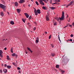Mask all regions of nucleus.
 <instances>
[{
  "label": "nucleus",
  "mask_w": 74,
  "mask_h": 74,
  "mask_svg": "<svg viewBox=\"0 0 74 74\" xmlns=\"http://www.w3.org/2000/svg\"><path fill=\"white\" fill-rule=\"evenodd\" d=\"M0 7L2 9L4 12H6V6L2 4H0Z\"/></svg>",
  "instance_id": "obj_1"
},
{
  "label": "nucleus",
  "mask_w": 74,
  "mask_h": 74,
  "mask_svg": "<svg viewBox=\"0 0 74 74\" xmlns=\"http://www.w3.org/2000/svg\"><path fill=\"white\" fill-rule=\"evenodd\" d=\"M34 12L36 15H38V13L40 14V10L39 9H38L36 10V9H34Z\"/></svg>",
  "instance_id": "obj_2"
},
{
  "label": "nucleus",
  "mask_w": 74,
  "mask_h": 74,
  "mask_svg": "<svg viewBox=\"0 0 74 74\" xmlns=\"http://www.w3.org/2000/svg\"><path fill=\"white\" fill-rule=\"evenodd\" d=\"M64 11H62V17L61 18L59 17V19L60 20V21H64Z\"/></svg>",
  "instance_id": "obj_3"
},
{
  "label": "nucleus",
  "mask_w": 74,
  "mask_h": 74,
  "mask_svg": "<svg viewBox=\"0 0 74 74\" xmlns=\"http://www.w3.org/2000/svg\"><path fill=\"white\" fill-rule=\"evenodd\" d=\"M39 2L42 5H44V3L42 1V0H40L39 1Z\"/></svg>",
  "instance_id": "obj_4"
},
{
  "label": "nucleus",
  "mask_w": 74,
  "mask_h": 74,
  "mask_svg": "<svg viewBox=\"0 0 74 74\" xmlns=\"http://www.w3.org/2000/svg\"><path fill=\"white\" fill-rule=\"evenodd\" d=\"M25 1L24 0H20L19 3H20V4H22V3H25Z\"/></svg>",
  "instance_id": "obj_5"
},
{
  "label": "nucleus",
  "mask_w": 74,
  "mask_h": 74,
  "mask_svg": "<svg viewBox=\"0 0 74 74\" xmlns=\"http://www.w3.org/2000/svg\"><path fill=\"white\" fill-rule=\"evenodd\" d=\"M12 56H13V57L16 56L15 57L16 58H17V57L18 56V55H16V54L15 53H13L12 54Z\"/></svg>",
  "instance_id": "obj_6"
},
{
  "label": "nucleus",
  "mask_w": 74,
  "mask_h": 74,
  "mask_svg": "<svg viewBox=\"0 0 74 74\" xmlns=\"http://www.w3.org/2000/svg\"><path fill=\"white\" fill-rule=\"evenodd\" d=\"M46 19L47 21H49V16L48 14L46 15Z\"/></svg>",
  "instance_id": "obj_7"
},
{
  "label": "nucleus",
  "mask_w": 74,
  "mask_h": 74,
  "mask_svg": "<svg viewBox=\"0 0 74 74\" xmlns=\"http://www.w3.org/2000/svg\"><path fill=\"white\" fill-rule=\"evenodd\" d=\"M3 53V51L2 50H0V56L2 58H3V55L2 54Z\"/></svg>",
  "instance_id": "obj_8"
},
{
  "label": "nucleus",
  "mask_w": 74,
  "mask_h": 74,
  "mask_svg": "<svg viewBox=\"0 0 74 74\" xmlns=\"http://www.w3.org/2000/svg\"><path fill=\"white\" fill-rule=\"evenodd\" d=\"M14 5L15 7H18V3L17 2H15L14 3Z\"/></svg>",
  "instance_id": "obj_9"
},
{
  "label": "nucleus",
  "mask_w": 74,
  "mask_h": 74,
  "mask_svg": "<svg viewBox=\"0 0 74 74\" xmlns=\"http://www.w3.org/2000/svg\"><path fill=\"white\" fill-rule=\"evenodd\" d=\"M24 14H25V16H26V17L27 18H29V14H28L26 13H24Z\"/></svg>",
  "instance_id": "obj_10"
},
{
  "label": "nucleus",
  "mask_w": 74,
  "mask_h": 74,
  "mask_svg": "<svg viewBox=\"0 0 74 74\" xmlns=\"http://www.w3.org/2000/svg\"><path fill=\"white\" fill-rule=\"evenodd\" d=\"M3 71L4 72V73H6L7 70L6 69H4L3 70Z\"/></svg>",
  "instance_id": "obj_11"
},
{
  "label": "nucleus",
  "mask_w": 74,
  "mask_h": 74,
  "mask_svg": "<svg viewBox=\"0 0 74 74\" xmlns=\"http://www.w3.org/2000/svg\"><path fill=\"white\" fill-rule=\"evenodd\" d=\"M27 50H28V51H30L31 53H32L33 52V51L32 50H31V49H30V48L29 47H27Z\"/></svg>",
  "instance_id": "obj_12"
},
{
  "label": "nucleus",
  "mask_w": 74,
  "mask_h": 74,
  "mask_svg": "<svg viewBox=\"0 0 74 74\" xmlns=\"http://www.w3.org/2000/svg\"><path fill=\"white\" fill-rule=\"evenodd\" d=\"M16 10L17 12H18V13H19V12H21V9H16Z\"/></svg>",
  "instance_id": "obj_13"
},
{
  "label": "nucleus",
  "mask_w": 74,
  "mask_h": 74,
  "mask_svg": "<svg viewBox=\"0 0 74 74\" xmlns=\"http://www.w3.org/2000/svg\"><path fill=\"white\" fill-rule=\"evenodd\" d=\"M50 8L51 10H54V9H56V8H54V7H50Z\"/></svg>",
  "instance_id": "obj_14"
},
{
  "label": "nucleus",
  "mask_w": 74,
  "mask_h": 74,
  "mask_svg": "<svg viewBox=\"0 0 74 74\" xmlns=\"http://www.w3.org/2000/svg\"><path fill=\"white\" fill-rule=\"evenodd\" d=\"M60 71L61 72H62V74H64V71H63V70H60Z\"/></svg>",
  "instance_id": "obj_15"
},
{
  "label": "nucleus",
  "mask_w": 74,
  "mask_h": 74,
  "mask_svg": "<svg viewBox=\"0 0 74 74\" xmlns=\"http://www.w3.org/2000/svg\"><path fill=\"white\" fill-rule=\"evenodd\" d=\"M10 23L11 25H14V22L13 21H11Z\"/></svg>",
  "instance_id": "obj_16"
},
{
  "label": "nucleus",
  "mask_w": 74,
  "mask_h": 74,
  "mask_svg": "<svg viewBox=\"0 0 74 74\" xmlns=\"http://www.w3.org/2000/svg\"><path fill=\"white\" fill-rule=\"evenodd\" d=\"M0 14L1 16H3L4 15V13L3 12H0Z\"/></svg>",
  "instance_id": "obj_17"
},
{
  "label": "nucleus",
  "mask_w": 74,
  "mask_h": 74,
  "mask_svg": "<svg viewBox=\"0 0 74 74\" xmlns=\"http://www.w3.org/2000/svg\"><path fill=\"white\" fill-rule=\"evenodd\" d=\"M51 55L52 56H54L55 55V53H51Z\"/></svg>",
  "instance_id": "obj_18"
},
{
  "label": "nucleus",
  "mask_w": 74,
  "mask_h": 74,
  "mask_svg": "<svg viewBox=\"0 0 74 74\" xmlns=\"http://www.w3.org/2000/svg\"><path fill=\"white\" fill-rule=\"evenodd\" d=\"M74 3V1H71V2H70L69 4L70 5H71V4H72L73 3Z\"/></svg>",
  "instance_id": "obj_19"
},
{
  "label": "nucleus",
  "mask_w": 74,
  "mask_h": 74,
  "mask_svg": "<svg viewBox=\"0 0 74 74\" xmlns=\"http://www.w3.org/2000/svg\"><path fill=\"white\" fill-rule=\"evenodd\" d=\"M10 51L11 52H12V53H13V48L11 47V49L10 50Z\"/></svg>",
  "instance_id": "obj_20"
},
{
  "label": "nucleus",
  "mask_w": 74,
  "mask_h": 74,
  "mask_svg": "<svg viewBox=\"0 0 74 74\" xmlns=\"http://www.w3.org/2000/svg\"><path fill=\"white\" fill-rule=\"evenodd\" d=\"M53 25L54 26H55L56 25H57V23H56V22H55L54 23V22H53Z\"/></svg>",
  "instance_id": "obj_21"
},
{
  "label": "nucleus",
  "mask_w": 74,
  "mask_h": 74,
  "mask_svg": "<svg viewBox=\"0 0 74 74\" xmlns=\"http://www.w3.org/2000/svg\"><path fill=\"white\" fill-rule=\"evenodd\" d=\"M7 67L8 69H11V66H7Z\"/></svg>",
  "instance_id": "obj_22"
},
{
  "label": "nucleus",
  "mask_w": 74,
  "mask_h": 74,
  "mask_svg": "<svg viewBox=\"0 0 74 74\" xmlns=\"http://www.w3.org/2000/svg\"><path fill=\"white\" fill-rule=\"evenodd\" d=\"M42 8L43 10H46V9H47V8H46V7H45L44 6H42Z\"/></svg>",
  "instance_id": "obj_23"
},
{
  "label": "nucleus",
  "mask_w": 74,
  "mask_h": 74,
  "mask_svg": "<svg viewBox=\"0 0 74 74\" xmlns=\"http://www.w3.org/2000/svg\"><path fill=\"white\" fill-rule=\"evenodd\" d=\"M56 67L57 69H58L59 67V65L57 64L56 66Z\"/></svg>",
  "instance_id": "obj_24"
},
{
  "label": "nucleus",
  "mask_w": 74,
  "mask_h": 74,
  "mask_svg": "<svg viewBox=\"0 0 74 74\" xmlns=\"http://www.w3.org/2000/svg\"><path fill=\"white\" fill-rule=\"evenodd\" d=\"M56 19L57 21H59V18L58 17L56 18Z\"/></svg>",
  "instance_id": "obj_25"
},
{
  "label": "nucleus",
  "mask_w": 74,
  "mask_h": 74,
  "mask_svg": "<svg viewBox=\"0 0 74 74\" xmlns=\"http://www.w3.org/2000/svg\"><path fill=\"white\" fill-rule=\"evenodd\" d=\"M55 1H56V2H60V0H55Z\"/></svg>",
  "instance_id": "obj_26"
},
{
  "label": "nucleus",
  "mask_w": 74,
  "mask_h": 74,
  "mask_svg": "<svg viewBox=\"0 0 74 74\" xmlns=\"http://www.w3.org/2000/svg\"><path fill=\"white\" fill-rule=\"evenodd\" d=\"M32 19V16H30L29 18V21H30V19Z\"/></svg>",
  "instance_id": "obj_27"
},
{
  "label": "nucleus",
  "mask_w": 74,
  "mask_h": 74,
  "mask_svg": "<svg viewBox=\"0 0 74 74\" xmlns=\"http://www.w3.org/2000/svg\"><path fill=\"white\" fill-rule=\"evenodd\" d=\"M7 59L8 60H10V58H9V56H7Z\"/></svg>",
  "instance_id": "obj_28"
},
{
  "label": "nucleus",
  "mask_w": 74,
  "mask_h": 74,
  "mask_svg": "<svg viewBox=\"0 0 74 74\" xmlns=\"http://www.w3.org/2000/svg\"><path fill=\"white\" fill-rule=\"evenodd\" d=\"M54 4H57V5H59V3H57V2H55L54 3Z\"/></svg>",
  "instance_id": "obj_29"
},
{
  "label": "nucleus",
  "mask_w": 74,
  "mask_h": 74,
  "mask_svg": "<svg viewBox=\"0 0 74 74\" xmlns=\"http://www.w3.org/2000/svg\"><path fill=\"white\" fill-rule=\"evenodd\" d=\"M51 45L52 48H53V47H54V46H53V44H51Z\"/></svg>",
  "instance_id": "obj_30"
},
{
  "label": "nucleus",
  "mask_w": 74,
  "mask_h": 74,
  "mask_svg": "<svg viewBox=\"0 0 74 74\" xmlns=\"http://www.w3.org/2000/svg\"><path fill=\"white\" fill-rule=\"evenodd\" d=\"M12 64L13 65H14V66H16V63L15 62H13Z\"/></svg>",
  "instance_id": "obj_31"
},
{
  "label": "nucleus",
  "mask_w": 74,
  "mask_h": 74,
  "mask_svg": "<svg viewBox=\"0 0 74 74\" xmlns=\"http://www.w3.org/2000/svg\"><path fill=\"white\" fill-rule=\"evenodd\" d=\"M35 3H36V4L37 5H39L38 3V2H37V1H36Z\"/></svg>",
  "instance_id": "obj_32"
},
{
  "label": "nucleus",
  "mask_w": 74,
  "mask_h": 74,
  "mask_svg": "<svg viewBox=\"0 0 74 74\" xmlns=\"http://www.w3.org/2000/svg\"><path fill=\"white\" fill-rule=\"evenodd\" d=\"M69 5H70V4H69L67 5V6H66V8H67L69 6Z\"/></svg>",
  "instance_id": "obj_33"
},
{
  "label": "nucleus",
  "mask_w": 74,
  "mask_h": 74,
  "mask_svg": "<svg viewBox=\"0 0 74 74\" xmlns=\"http://www.w3.org/2000/svg\"><path fill=\"white\" fill-rule=\"evenodd\" d=\"M36 43H38V40H36Z\"/></svg>",
  "instance_id": "obj_34"
},
{
  "label": "nucleus",
  "mask_w": 74,
  "mask_h": 74,
  "mask_svg": "<svg viewBox=\"0 0 74 74\" xmlns=\"http://www.w3.org/2000/svg\"><path fill=\"white\" fill-rule=\"evenodd\" d=\"M42 1H44V2H45V3H47V1H45V0H42Z\"/></svg>",
  "instance_id": "obj_35"
},
{
  "label": "nucleus",
  "mask_w": 74,
  "mask_h": 74,
  "mask_svg": "<svg viewBox=\"0 0 74 74\" xmlns=\"http://www.w3.org/2000/svg\"><path fill=\"white\" fill-rule=\"evenodd\" d=\"M3 71H2V69L0 70V73H2Z\"/></svg>",
  "instance_id": "obj_36"
},
{
  "label": "nucleus",
  "mask_w": 74,
  "mask_h": 74,
  "mask_svg": "<svg viewBox=\"0 0 74 74\" xmlns=\"http://www.w3.org/2000/svg\"><path fill=\"white\" fill-rule=\"evenodd\" d=\"M22 21H23V22H24V23H25V20H24L23 18H22Z\"/></svg>",
  "instance_id": "obj_37"
},
{
  "label": "nucleus",
  "mask_w": 74,
  "mask_h": 74,
  "mask_svg": "<svg viewBox=\"0 0 74 74\" xmlns=\"http://www.w3.org/2000/svg\"><path fill=\"white\" fill-rule=\"evenodd\" d=\"M50 4H52V0H50Z\"/></svg>",
  "instance_id": "obj_38"
},
{
  "label": "nucleus",
  "mask_w": 74,
  "mask_h": 74,
  "mask_svg": "<svg viewBox=\"0 0 74 74\" xmlns=\"http://www.w3.org/2000/svg\"><path fill=\"white\" fill-rule=\"evenodd\" d=\"M68 25H67L66 26H65V27H64V28H66V27H68Z\"/></svg>",
  "instance_id": "obj_39"
},
{
  "label": "nucleus",
  "mask_w": 74,
  "mask_h": 74,
  "mask_svg": "<svg viewBox=\"0 0 74 74\" xmlns=\"http://www.w3.org/2000/svg\"><path fill=\"white\" fill-rule=\"evenodd\" d=\"M17 69H18V70H19L21 69V68H20L19 67H17Z\"/></svg>",
  "instance_id": "obj_40"
},
{
  "label": "nucleus",
  "mask_w": 74,
  "mask_h": 74,
  "mask_svg": "<svg viewBox=\"0 0 74 74\" xmlns=\"http://www.w3.org/2000/svg\"><path fill=\"white\" fill-rule=\"evenodd\" d=\"M51 35H50L49 36V39H51Z\"/></svg>",
  "instance_id": "obj_41"
},
{
  "label": "nucleus",
  "mask_w": 74,
  "mask_h": 74,
  "mask_svg": "<svg viewBox=\"0 0 74 74\" xmlns=\"http://www.w3.org/2000/svg\"><path fill=\"white\" fill-rule=\"evenodd\" d=\"M73 36H74L73 35V34H71V37H73Z\"/></svg>",
  "instance_id": "obj_42"
},
{
  "label": "nucleus",
  "mask_w": 74,
  "mask_h": 74,
  "mask_svg": "<svg viewBox=\"0 0 74 74\" xmlns=\"http://www.w3.org/2000/svg\"><path fill=\"white\" fill-rule=\"evenodd\" d=\"M36 27H34V28L33 29L34 30H36Z\"/></svg>",
  "instance_id": "obj_43"
},
{
  "label": "nucleus",
  "mask_w": 74,
  "mask_h": 74,
  "mask_svg": "<svg viewBox=\"0 0 74 74\" xmlns=\"http://www.w3.org/2000/svg\"><path fill=\"white\" fill-rule=\"evenodd\" d=\"M69 26L70 27H72V25H69Z\"/></svg>",
  "instance_id": "obj_44"
},
{
  "label": "nucleus",
  "mask_w": 74,
  "mask_h": 74,
  "mask_svg": "<svg viewBox=\"0 0 74 74\" xmlns=\"http://www.w3.org/2000/svg\"><path fill=\"white\" fill-rule=\"evenodd\" d=\"M4 67H6L7 66V64H5L4 65Z\"/></svg>",
  "instance_id": "obj_45"
},
{
  "label": "nucleus",
  "mask_w": 74,
  "mask_h": 74,
  "mask_svg": "<svg viewBox=\"0 0 74 74\" xmlns=\"http://www.w3.org/2000/svg\"><path fill=\"white\" fill-rule=\"evenodd\" d=\"M70 41H71L72 42V39H70Z\"/></svg>",
  "instance_id": "obj_46"
},
{
  "label": "nucleus",
  "mask_w": 74,
  "mask_h": 74,
  "mask_svg": "<svg viewBox=\"0 0 74 74\" xmlns=\"http://www.w3.org/2000/svg\"><path fill=\"white\" fill-rule=\"evenodd\" d=\"M34 23L36 25H37V23L35 22H34Z\"/></svg>",
  "instance_id": "obj_47"
},
{
  "label": "nucleus",
  "mask_w": 74,
  "mask_h": 74,
  "mask_svg": "<svg viewBox=\"0 0 74 74\" xmlns=\"http://www.w3.org/2000/svg\"><path fill=\"white\" fill-rule=\"evenodd\" d=\"M58 38L59 40H60V37H59V35H58Z\"/></svg>",
  "instance_id": "obj_48"
},
{
  "label": "nucleus",
  "mask_w": 74,
  "mask_h": 74,
  "mask_svg": "<svg viewBox=\"0 0 74 74\" xmlns=\"http://www.w3.org/2000/svg\"><path fill=\"white\" fill-rule=\"evenodd\" d=\"M72 25H73V26H74V22L73 23Z\"/></svg>",
  "instance_id": "obj_49"
},
{
  "label": "nucleus",
  "mask_w": 74,
  "mask_h": 74,
  "mask_svg": "<svg viewBox=\"0 0 74 74\" xmlns=\"http://www.w3.org/2000/svg\"><path fill=\"white\" fill-rule=\"evenodd\" d=\"M4 50H6L7 49V48L6 47H5L4 49Z\"/></svg>",
  "instance_id": "obj_50"
},
{
  "label": "nucleus",
  "mask_w": 74,
  "mask_h": 74,
  "mask_svg": "<svg viewBox=\"0 0 74 74\" xmlns=\"http://www.w3.org/2000/svg\"><path fill=\"white\" fill-rule=\"evenodd\" d=\"M45 34H47V32H45Z\"/></svg>",
  "instance_id": "obj_51"
},
{
  "label": "nucleus",
  "mask_w": 74,
  "mask_h": 74,
  "mask_svg": "<svg viewBox=\"0 0 74 74\" xmlns=\"http://www.w3.org/2000/svg\"><path fill=\"white\" fill-rule=\"evenodd\" d=\"M36 39H37L36 40H39L38 38H37Z\"/></svg>",
  "instance_id": "obj_52"
},
{
  "label": "nucleus",
  "mask_w": 74,
  "mask_h": 74,
  "mask_svg": "<svg viewBox=\"0 0 74 74\" xmlns=\"http://www.w3.org/2000/svg\"><path fill=\"white\" fill-rule=\"evenodd\" d=\"M18 73H21V71H18Z\"/></svg>",
  "instance_id": "obj_53"
},
{
  "label": "nucleus",
  "mask_w": 74,
  "mask_h": 74,
  "mask_svg": "<svg viewBox=\"0 0 74 74\" xmlns=\"http://www.w3.org/2000/svg\"><path fill=\"white\" fill-rule=\"evenodd\" d=\"M65 6V5H62L61 6Z\"/></svg>",
  "instance_id": "obj_54"
},
{
  "label": "nucleus",
  "mask_w": 74,
  "mask_h": 74,
  "mask_svg": "<svg viewBox=\"0 0 74 74\" xmlns=\"http://www.w3.org/2000/svg\"><path fill=\"white\" fill-rule=\"evenodd\" d=\"M70 18H69V21L68 20V22H70Z\"/></svg>",
  "instance_id": "obj_55"
},
{
  "label": "nucleus",
  "mask_w": 74,
  "mask_h": 74,
  "mask_svg": "<svg viewBox=\"0 0 74 74\" xmlns=\"http://www.w3.org/2000/svg\"><path fill=\"white\" fill-rule=\"evenodd\" d=\"M27 25H30V23H28Z\"/></svg>",
  "instance_id": "obj_56"
},
{
  "label": "nucleus",
  "mask_w": 74,
  "mask_h": 74,
  "mask_svg": "<svg viewBox=\"0 0 74 74\" xmlns=\"http://www.w3.org/2000/svg\"><path fill=\"white\" fill-rule=\"evenodd\" d=\"M28 6H29V7H30V4H29L28 5Z\"/></svg>",
  "instance_id": "obj_57"
},
{
  "label": "nucleus",
  "mask_w": 74,
  "mask_h": 74,
  "mask_svg": "<svg viewBox=\"0 0 74 74\" xmlns=\"http://www.w3.org/2000/svg\"><path fill=\"white\" fill-rule=\"evenodd\" d=\"M7 13L8 14L10 15V14L9 13V12H7Z\"/></svg>",
  "instance_id": "obj_58"
},
{
  "label": "nucleus",
  "mask_w": 74,
  "mask_h": 74,
  "mask_svg": "<svg viewBox=\"0 0 74 74\" xmlns=\"http://www.w3.org/2000/svg\"><path fill=\"white\" fill-rule=\"evenodd\" d=\"M59 41H60V42H61V40H60V39H59Z\"/></svg>",
  "instance_id": "obj_59"
},
{
  "label": "nucleus",
  "mask_w": 74,
  "mask_h": 74,
  "mask_svg": "<svg viewBox=\"0 0 74 74\" xmlns=\"http://www.w3.org/2000/svg\"><path fill=\"white\" fill-rule=\"evenodd\" d=\"M23 7H25V5H23Z\"/></svg>",
  "instance_id": "obj_60"
},
{
  "label": "nucleus",
  "mask_w": 74,
  "mask_h": 74,
  "mask_svg": "<svg viewBox=\"0 0 74 74\" xmlns=\"http://www.w3.org/2000/svg\"><path fill=\"white\" fill-rule=\"evenodd\" d=\"M55 4V3H52V4L53 5V4Z\"/></svg>",
  "instance_id": "obj_61"
},
{
  "label": "nucleus",
  "mask_w": 74,
  "mask_h": 74,
  "mask_svg": "<svg viewBox=\"0 0 74 74\" xmlns=\"http://www.w3.org/2000/svg\"><path fill=\"white\" fill-rule=\"evenodd\" d=\"M25 53H26V54H27V52H25Z\"/></svg>",
  "instance_id": "obj_62"
},
{
  "label": "nucleus",
  "mask_w": 74,
  "mask_h": 74,
  "mask_svg": "<svg viewBox=\"0 0 74 74\" xmlns=\"http://www.w3.org/2000/svg\"><path fill=\"white\" fill-rule=\"evenodd\" d=\"M74 5V3H73V5Z\"/></svg>",
  "instance_id": "obj_63"
},
{
  "label": "nucleus",
  "mask_w": 74,
  "mask_h": 74,
  "mask_svg": "<svg viewBox=\"0 0 74 74\" xmlns=\"http://www.w3.org/2000/svg\"><path fill=\"white\" fill-rule=\"evenodd\" d=\"M31 0V1H32V2H33V0Z\"/></svg>",
  "instance_id": "obj_64"
}]
</instances>
